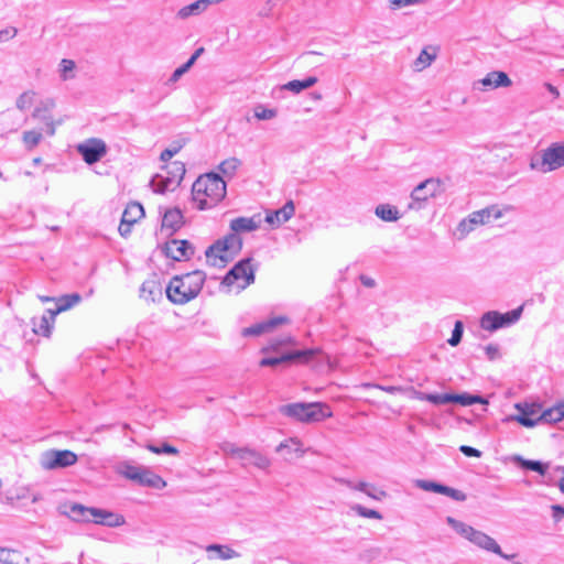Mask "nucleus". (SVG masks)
Listing matches in <instances>:
<instances>
[{"instance_id": "obj_25", "label": "nucleus", "mask_w": 564, "mask_h": 564, "mask_svg": "<svg viewBox=\"0 0 564 564\" xmlns=\"http://www.w3.org/2000/svg\"><path fill=\"white\" fill-rule=\"evenodd\" d=\"M278 453L285 452V460L292 459V454H295L296 457H302L305 454V449L301 441L296 437H292L288 441L280 443L276 447Z\"/></svg>"}, {"instance_id": "obj_54", "label": "nucleus", "mask_w": 564, "mask_h": 564, "mask_svg": "<svg viewBox=\"0 0 564 564\" xmlns=\"http://www.w3.org/2000/svg\"><path fill=\"white\" fill-rule=\"evenodd\" d=\"M134 224H130L128 220L121 218L120 225L118 227V231L121 237L127 238L131 234L132 226Z\"/></svg>"}, {"instance_id": "obj_12", "label": "nucleus", "mask_w": 564, "mask_h": 564, "mask_svg": "<svg viewBox=\"0 0 564 564\" xmlns=\"http://www.w3.org/2000/svg\"><path fill=\"white\" fill-rule=\"evenodd\" d=\"M184 147L181 141L174 142L170 148L165 149L160 159L164 163L163 170L171 176H184L186 173L185 163L178 160L171 161V159L177 154Z\"/></svg>"}, {"instance_id": "obj_3", "label": "nucleus", "mask_w": 564, "mask_h": 564, "mask_svg": "<svg viewBox=\"0 0 564 564\" xmlns=\"http://www.w3.org/2000/svg\"><path fill=\"white\" fill-rule=\"evenodd\" d=\"M17 107L20 110H28L34 107L33 117L45 122L46 132L51 135L55 133L56 126L62 124L64 121L62 118L54 119L51 116V111L55 107L54 100L50 98L40 99L33 90L21 94L17 100Z\"/></svg>"}, {"instance_id": "obj_22", "label": "nucleus", "mask_w": 564, "mask_h": 564, "mask_svg": "<svg viewBox=\"0 0 564 564\" xmlns=\"http://www.w3.org/2000/svg\"><path fill=\"white\" fill-rule=\"evenodd\" d=\"M471 543L485 551L492 552L506 560H512L513 557H516V554H505L495 539L478 530H476L474 536L471 538Z\"/></svg>"}, {"instance_id": "obj_35", "label": "nucleus", "mask_w": 564, "mask_h": 564, "mask_svg": "<svg viewBox=\"0 0 564 564\" xmlns=\"http://www.w3.org/2000/svg\"><path fill=\"white\" fill-rule=\"evenodd\" d=\"M451 403H458L463 406H468L475 403L487 404V401L481 395L464 392L460 394L451 393Z\"/></svg>"}, {"instance_id": "obj_9", "label": "nucleus", "mask_w": 564, "mask_h": 564, "mask_svg": "<svg viewBox=\"0 0 564 564\" xmlns=\"http://www.w3.org/2000/svg\"><path fill=\"white\" fill-rule=\"evenodd\" d=\"M122 475L127 479L133 480L142 486L152 488H161L165 486L164 480L159 475L138 466L126 465L123 467Z\"/></svg>"}, {"instance_id": "obj_51", "label": "nucleus", "mask_w": 564, "mask_h": 564, "mask_svg": "<svg viewBox=\"0 0 564 564\" xmlns=\"http://www.w3.org/2000/svg\"><path fill=\"white\" fill-rule=\"evenodd\" d=\"M61 74L63 79H68L72 76H69V73H72L75 69V62L72 59L63 58L61 61Z\"/></svg>"}, {"instance_id": "obj_2", "label": "nucleus", "mask_w": 564, "mask_h": 564, "mask_svg": "<svg viewBox=\"0 0 564 564\" xmlns=\"http://www.w3.org/2000/svg\"><path fill=\"white\" fill-rule=\"evenodd\" d=\"M205 279V273L199 270L176 275L165 289L166 296L174 304H185L199 294Z\"/></svg>"}, {"instance_id": "obj_31", "label": "nucleus", "mask_w": 564, "mask_h": 564, "mask_svg": "<svg viewBox=\"0 0 564 564\" xmlns=\"http://www.w3.org/2000/svg\"><path fill=\"white\" fill-rule=\"evenodd\" d=\"M513 460L523 469L535 471L540 475H545L549 469V464L540 460L525 459L519 455L514 456Z\"/></svg>"}, {"instance_id": "obj_10", "label": "nucleus", "mask_w": 564, "mask_h": 564, "mask_svg": "<svg viewBox=\"0 0 564 564\" xmlns=\"http://www.w3.org/2000/svg\"><path fill=\"white\" fill-rule=\"evenodd\" d=\"M77 455L68 449L48 451L41 457V465L46 470L65 468L76 464Z\"/></svg>"}, {"instance_id": "obj_13", "label": "nucleus", "mask_w": 564, "mask_h": 564, "mask_svg": "<svg viewBox=\"0 0 564 564\" xmlns=\"http://www.w3.org/2000/svg\"><path fill=\"white\" fill-rule=\"evenodd\" d=\"M77 151L88 164L98 162L107 153V147L100 139H88L77 145Z\"/></svg>"}, {"instance_id": "obj_55", "label": "nucleus", "mask_w": 564, "mask_h": 564, "mask_svg": "<svg viewBox=\"0 0 564 564\" xmlns=\"http://www.w3.org/2000/svg\"><path fill=\"white\" fill-rule=\"evenodd\" d=\"M459 451L467 457H480L481 452L475 447L468 446V445H462L459 447Z\"/></svg>"}, {"instance_id": "obj_61", "label": "nucleus", "mask_w": 564, "mask_h": 564, "mask_svg": "<svg viewBox=\"0 0 564 564\" xmlns=\"http://www.w3.org/2000/svg\"><path fill=\"white\" fill-rule=\"evenodd\" d=\"M375 388L380 389L382 391H386L390 394H395L402 391L401 387L397 386H381V384H373Z\"/></svg>"}, {"instance_id": "obj_5", "label": "nucleus", "mask_w": 564, "mask_h": 564, "mask_svg": "<svg viewBox=\"0 0 564 564\" xmlns=\"http://www.w3.org/2000/svg\"><path fill=\"white\" fill-rule=\"evenodd\" d=\"M227 184L225 178H195L192 193L199 208L205 209L220 202L226 196Z\"/></svg>"}, {"instance_id": "obj_59", "label": "nucleus", "mask_w": 564, "mask_h": 564, "mask_svg": "<svg viewBox=\"0 0 564 564\" xmlns=\"http://www.w3.org/2000/svg\"><path fill=\"white\" fill-rule=\"evenodd\" d=\"M485 352L489 360H495L499 356V348L497 345L489 344L485 347Z\"/></svg>"}, {"instance_id": "obj_26", "label": "nucleus", "mask_w": 564, "mask_h": 564, "mask_svg": "<svg viewBox=\"0 0 564 564\" xmlns=\"http://www.w3.org/2000/svg\"><path fill=\"white\" fill-rule=\"evenodd\" d=\"M209 560H231L239 557L240 554L228 545L223 544H209L206 546Z\"/></svg>"}, {"instance_id": "obj_46", "label": "nucleus", "mask_w": 564, "mask_h": 564, "mask_svg": "<svg viewBox=\"0 0 564 564\" xmlns=\"http://www.w3.org/2000/svg\"><path fill=\"white\" fill-rule=\"evenodd\" d=\"M294 340L291 336H284L280 339H272L269 346L262 348V352L278 351L281 346L293 344Z\"/></svg>"}, {"instance_id": "obj_30", "label": "nucleus", "mask_w": 564, "mask_h": 564, "mask_svg": "<svg viewBox=\"0 0 564 564\" xmlns=\"http://www.w3.org/2000/svg\"><path fill=\"white\" fill-rule=\"evenodd\" d=\"M32 330L35 335L43 336L50 338L52 335V330L54 328V323L44 317L43 315L40 318L33 317L31 319Z\"/></svg>"}, {"instance_id": "obj_36", "label": "nucleus", "mask_w": 564, "mask_h": 564, "mask_svg": "<svg viewBox=\"0 0 564 564\" xmlns=\"http://www.w3.org/2000/svg\"><path fill=\"white\" fill-rule=\"evenodd\" d=\"M446 522L451 525L459 535L471 542V538L474 536L476 529L473 527L456 520L453 517H447Z\"/></svg>"}, {"instance_id": "obj_37", "label": "nucleus", "mask_w": 564, "mask_h": 564, "mask_svg": "<svg viewBox=\"0 0 564 564\" xmlns=\"http://www.w3.org/2000/svg\"><path fill=\"white\" fill-rule=\"evenodd\" d=\"M414 398L420 401H429L436 405L451 403V393L437 394V393H425L422 391H415Z\"/></svg>"}, {"instance_id": "obj_42", "label": "nucleus", "mask_w": 564, "mask_h": 564, "mask_svg": "<svg viewBox=\"0 0 564 564\" xmlns=\"http://www.w3.org/2000/svg\"><path fill=\"white\" fill-rule=\"evenodd\" d=\"M207 6H208V3L206 0H197L193 3H191L189 6L182 8L178 11V17L182 19L188 18L192 14H195L199 11L205 10Z\"/></svg>"}, {"instance_id": "obj_28", "label": "nucleus", "mask_w": 564, "mask_h": 564, "mask_svg": "<svg viewBox=\"0 0 564 564\" xmlns=\"http://www.w3.org/2000/svg\"><path fill=\"white\" fill-rule=\"evenodd\" d=\"M182 181L183 178H150L149 185L153 192L165 194L175 191L181 185Z\"/></svg>"}, {"instance_id": "obj_20", "label": "nucleus", "mask_w": 564, "mask_h": 564, "mask_svg": "<svg viewBox=\"0 0 564 564\" xmlns=\"http://www.w3.org/2000/svg\"><path fill=\"white\" fill-rule=\"evenodd\" d=\"M184 225V216L178 208H169L162 216L161 231L172 236Z\"/></svg>"}, {"instance_id": "obj_60", "label": "nucleus", "mask_w": 564, "mask_h": 564, "mask_svg": "<svg viewBox=\"0 0 564 564\" xmlns=\"http://www.w3.org/2000/svg\"><path fill=\"white\" fill-rule=\"evenodd\" d=\"M192 66L188 64V62H186L184 65L180 66L178 68L175 69V72L173 73L172 77H171V82H177L178 78L185 74Z\"/></svg>"}, {"instance_id": "obj_27", "label": "nucleus", "mask_w": 564, "mask_h": 564, "mask_svg": "<svg viewBox=\"0 0 564 564\" xmlns=\"http://www.w3.org/2000/svg\"><path fill=\"white\" fill-rule=\"evenodd\" d=\"M480 83L482 86L489 88L509 87L511 85V79L505 72L495 70L488 73Z\"/></svg>"}, {"instance_id": "obj_32", "label": "nucleus", "mask_w": 564, "mask_h": 564, "mask_svg": "<svg viewBox=\"0 0 564 564\" xmlns=\"http://www.w3.org/2000/svg\"><path fill=\"white\" fill-rule=\"evenodd\" d=\"M28 558L13 549L0 547V563L2 564H25Z\"/></svg>"}, {"instance_id": "obj_50", "label": "nucleus", "mask_w": 564, "mask_h": 564, "mask_svg": "<svg viewBox=\"0 0 564 564\" xmlns=\"http://www.w3.org/2000/svg\"><path fill=\"white\" fill-rule=\"evenodd\" d=\"M276 111L274 109H268L262 106H258L254 109V117L259 120H268L274 118Z\"/></svg>"}, {"instance_id": "obj_34", "label": "nucleus", "mask_w": 564, "mask_h": 564, "mask_svg": "<svg viewBox=\"0 0 564 564\" xmlns=\"http://www.w3.org/2000/svg\"><path fill=\"white\" fill-rule=\"evenodd\" d=\"M563 417H564V404H561L560 402L557 404H555L554 406L542 411V413L539 415V419H541V422H545V423H556V422H560Z\"/></svg>"}, {"instance_id": "obj_48", "label": "nucleus", "mask_w": 564, "mask_h": 564, "mask_svg": "<svg viewBox=\"0 0 564 564\" xmlns=\"http://www.w3.org/2000/svg\"><path fill=\"white\" fill-rule=\"evenodd\" d=\"M41 139H42V134L34 130L24 132L23 137H22L24 144L30 149H33L34 147H36L39 144V142L41 141Z\"/></svg>"}, {"instance_id": "obj_11", "label": "nucleus", "mask_w": 564, "mask_h": 564, "mask_svg": "<svg viewBox=\"0 0 564 564\" xmlns=\"http://www.w3.org/2000/svg\"><path fill=\"white\" fill-rule=\"evenodd\" d=\"M318 352V349H302L282 354L279 357H265L259 362L261 367H275L282 364L300 362L306 364L312 359L314 355Z\"/></svg>"}, {"instance_id": "obj_18", "label": "nucleus", "mask_w": 564, "mask_h": 564, "mask_svg": "<svg viewBox=\"0 0 564 564\" xmlns=\"http://www.w3.org/2000/svg\"><path fill=\"white\" fill-rule=\"evenodd\" d=\"M516 409L519 411V414L511 416V420L517 421L522 426L533 427L541 422V419H539V415L542 413L541 405L518 403Z\"/></svg>"}, {"instance_id": "obj_62", "label": "nucleus", "mask_w": 564, "mask_h": 564, "mask_svg": "<svg viewBox=\"0 0 564 564\" xmlns=\"http://www.w3.org/2000/svg\"><path fill=\"white\" fill-rule=\"evenodd\" d=\"M59 313H62V311H59V307L56 306V308H54V310L53 308L45 310L43 316L55 324V318Z\"/></svg>"}, {"instance_id": "obj_49", "label": "nucleus", "mask_w": 564, "mask_h": 564, "mask_svg": "<svg viewBox=\"0 0 564 564\" xmlns=\"http://www.w3.org/2000/svg\"><path fill=\"white\" fill-rule=\"evenodd\" d=\"M442 495L451 497L455 501H465L467 499L466 494L462 490L445 485L443 486Z\"/></svg>"}, {"instance_id": "obj_14", "label": "nucleus", "mask_w": 564, "mask_h": 564, "mask_svg": "<svg viewBox=\"0 0 564 564\" xmlns=\"http://www.w3.org/2000/svg\"><path fill=\"white\" fill-rule=\"evenodd\" d=\"M164 254L175 261L189 260L194 254V247L187 240L171 239L162 248Z\"/></svg>"}, {"instance_id": "obj_33", "label": "nucleus", "mask_w": 564, "mask_h": 564, "mask_svg": "<svg viewBox=\"0 0 564 564\" xmlns=\"http://www.w3.org/2000/svg\"><path fill=\"white\" fill-rule=\"evenodd\" d=\"M143 217V206L138 202H131L126 206L121 218L128 220L130 224H135Z\"/></svg>"}, {"instance_id": "obj_16", "label": "nucleus", "mask_w": 564, "mask_h": 564, "mask_svg": "<svg viewBox=\"0 0 564 564\" xmlns=\"http://www.w3.org/2000/svg\"><path fill=\"white\" fill-rule=\"evenodd\" d=\"M541 165L544 171H553L564 166V142L553 143L542 151Z\"/></svg>"}, {"instance_id": "obj_19", "label": "nucleus", "mask_w": 564, "mask_h": 564, "mask_svg": "<svg viewBox=\"0 0 564 564\" xmlns=\"http://www.w3.org/2000/svg\"><path fill=\"white\" fill-rule=\"evenodd\" d=\"M289 323V318L285 316H275L267 321L257 323L241 330L243 337L260 336L264 333L273 330L275 327Z\"/></svg>"}, {"instance_id": "obj_63", "label": "nucleus", "mask_w": 564, "mask_h": 564, "mask_svg": "<svg viewBox=\"0 0 564 564\" xmlns=\"http://www.w3.org/2000/svg\"><path fill=\"white\" fill-rule=\"evenodd\" d=\"M360 282L367 288H373L376 284L375 280L367 275H360Z\"/></svg>"}, {"instance_id": "obj_17", "label": "nucleus", "mask_w": 564, "mask_h": 564, "mask_svg": "<svg viewBox=\"0 0 564 564\" xmlns=\"http://www.w3.org/2000/svg\"><path fill=\"white\" fill-rule=\"evenodd\" d=\"M443 191L441 178H425L412 191L411 198L414 203H423Z\"/></svg>"}, {"instance_id": "obj_39", "label": "nucleus", "mask_w": 564, "mask_h": 564, "mask_svg": "<svg viewBox=\"0 0 564 564\" xmlns=\"http://www.w3.org/2000/svg\"><path fill=\"white\" fill-rule=\"evenodd\" d=\"M492 213H495L494 214L495 219L499 218L501 215L500 212H496V209L494 207L492 208H484V209L471 213L469 215V221L474 223L476 225L486 224L489 221Z\"/></svg>"}, {"instance_id": "obj_23", "label": "nucleus", "mask_w": 564, "mask_h": 564, "mask_svg": "<svg viewBox=\"0 0 564 564\" xmlns=\"http://www.w3.org/2000/svg\"><path fill=\"white\" fill-rule=\"evenodd\" d=\"M163 286L156 275L145 280L140 288V297L147 302H156L162 300Z\"/></svg>"}, {"instance_id": "obj_64", "label": "nucleus", "mask_w": 564, "mask_h": 564, "mask_svg": "<svg viewBox=\"0 0 564 564\" xmlns=\"http://www.w3.org/2000/svg\"><path fill=\"white\" fill-rule=\"evenodd\" d=\"M370 485H371L370 482L358 481L356 485V490L366 494L368 491V489L370 488Z\"/></svg>"}, {"instance_id": "obj_7", "label": "nucleus", "mask_w": 564, "mask_h": 564, "mask_svg": "<svg viewBox=\"0 0 564 564\" xmlns=\"http://www.w3.org/2000/svg\"><path fill=\"white\" fill-rule=\"evenodd\" d=\"M522 312L523 306H519L506 313L489 311L481 316L480 327L488 332H495L499 328L509 327L520 319Z\"/></svg>"}, {"instance_id": "obj_40", "label": "nucleus", "mask_w": 564, "mask_h": 564, "mask_svg": "<svg viewBox=\"0 0 564 564\" xmlns=\"http://www.w3.org/2000/svg\"><path fill=\"white\" fill-rule=\"evenodd\" d=\"M82 301V296L78 293L65 294L59 297H55L56 306L59 311L65 312L77 305Z\"/></svg>"}, {"instance_id": "obj_52", "label": "nucleus", "mask_w": 564, "mask_h": 564, "mask_svg": "<svg viewBox=\"0 0 564 564\" xmlns=\"http://www.w3.org/2000/svg\"><path fill=\"white\" fill-rule=\"evenodd\" d=\"M366 495L369 498L377 500V501H381L388 496L386 490L376 487L373 484L370 485V488L368 489Z\"/></svg>"}, {"instance_id": "obj_58", "label": "nucleus", "mask_w": 564, "mask_h": 564, "mask_svg": "<svg viewBox=\"0 0 564 564\" xmlns=\"http://www.w3.org/2000/svg\"><path fill=\"white\" fill-rule=\"evenodd\" d=\"M552 517L555 522L561 521L564 518V507L561 505L551 506Z\"/></svg>"}, {"instance_id": "obj_8", "label": "nucleus", "mask_w": 564, "mask_h": 564, "mask_svg": "<svg viewBox=\"0 0 564 564\" xmlns=\"http://www.w3.org/2000/svg\"><path fill=\"white\" fill-rule=\"evenodd\" d=\"M251 258H246L237 262L225 275L223 283L232 285L239 283L240 289H245L254 282V269L251 265Z\"/></svg>"}, {"instance_id": "obj_44", "label": "nucleus", "mask_w": 564, "mask_h": 564, "mask_svg": "<svg viewBox=\"0 0 564 564\" xmlns=\"http://www.w3.org/2000/svg\"><path fill=\"white\" fill-rule=\"evenodd\" d=\"M415 486L422 490L436 492L442 495L443 486L442 484L432 481V480H425V479H417L415 480Z\"/></svg>"}, {"instance_id": "obj_1", "label": "nucleus", "mask_w": 564, "mask_h": 564, "mask_svg": "<svg viewBox=\"0 0 564 564\" xmlns=\"http://www.w3.org/2000/svg\"><path fill=\"white\" fill-rule=\"evenodd\" d=\"M258 228L259 224L252 217H238L232 219L230 221L231 232L226 235L223 239L215 241L206 249L205 256L207 262L214 267H225L242 248V239L238 234L241 231H253Z\"/></svg>"}, {"instance_id": "obj_47", "label": "nucleus", "mask_w": 564, "mask_h": 564, "mask_svg": "<svg viewBox=\"0 0 564 564\" xmlns=\"http://www.w3.org/2000/svg\"><path fill=\"white\" fill-rule=\"evenodd\" d=\"M147 448L154 454H170L176 455L178 454V449L167 443L162 444L161 446H156L153 444H149Z\"/></svg>"}, {"instance_id": "obj_21", "label": "nucleus", "mask_w": 564, "mask_h": 564, "mask_svg": "<svg viewBox=\"0 0 564 564\" xmlns=\"http://www.w3.org/2000/svg\"><path fill=\"white\" fill-rule=\"evenodd\" d=\"M295 213V205L292 199L288 200L281 208L267 212L265 221L272 227H280L289 221Z\"/></svg>"}, {"instance_id": "obj_24", "label": "nucleus", "mask_w": 564, "mask_h": 564, "mask_svg": "<svg viewBox=\"0 0 564 564\" xmlns=\"http://www.w3.org/2000/svg\"><path fill=\"white\" fill-rule=\"evenodd\" d=\"M440 47L436 45H430L424 47L417 58L413 63V68L416 72H422L427 68L437 57Z\"/></svg>"}, {"instance_id": "obj_15", "label": "nucleus", "mask_w": 564, "mask_h": 564, "mask_svg": "<svg viewBox=\"0 0 564 564\" xmlns=\"http://www.w3.org/2000/svg\"><path fill=\"white\" fill-rule=\"evenodd\" d=\"M230 454L239 459L243 466L253 465L259 469H267L271 464L267 456L247 447L232 448Z\"/></svg>"}, {"instance_id": "obj_53", "label": "nucleus", "mask_w": 564, "mask_h": 564, "mask_svg": "<svg viewBox=\"0 0 564 564\" xmlns=\"http://www.w3.org/2000/svg\"><path fill=\"white\" fill-rule=\"evenodd\" d=\"M18 34V30L14 26H8L0 31V42H8Z\"/></svg>"}, {"instance_id": "obj_41", "label": "nucleus", "mask_w": 564, "mask_h": 564, "mask_svg": "<svg viewBox=\"0 0 564 564\" xmlns=\"http://www.w3.org/2000/svg\"><path fill=\"white\" fill-rule=\"evenodd\" d=\"M241 165V162L237 158H229L223 161L219 166V173L224 176H229L231 174H236L239 171V167Z\"/></svg>"}, {"instance_id": "obj_56", "label": "nucleus", "mask_w": 564, "mask_h": 564, "mask_svg": "<svg viewBox=\"0 0 564 564\" xmlns=\"http://www.w3.org/2000/svg\"><path fill=\"white\" fill-rule=\"evenodd\" d=\"M422 0H390V6L392 9H399L406 6H413L420 3Z\"/></svg>"}, {"instance_id": "obj_29", "label": "nucleus", "mask_w": 564, "mask_h": 564, "mask_svg": "<svg viewBox=\"0 0 564 564\" xmlns=\"http://www.w3.org/2000/svg\"><path fill=\"white\" fill-rule=\"evenodd\" d=\"M375 215L383 221L395 223L401 218L399 209L390 204H379L375 208Z\"/></svg>"}, {"instance_id": "obj_38", "label": "nucleus", "mask_w": 564, "mask_h": 564, "mask_svg": "<svg viewBox=\"0 0 564 564\" xmlns=\"http://www.w3.org/2000/svg\"><path fill=\"white\" fill-rule=\"evenodd\" d=\"M317 83V78L315 76L307 77L304 80H291L282 86V89L290 90L292 93L299 94L302 90L312 87Z\"/></svg>"}, {"instance_id": "obj_57", "label": "nucleus", "mask_w": 564, "mask_h": 564, "mask_svg": "<svg viewBox=\"0 0 564 564\" xmlns=\"http://www.w3.org/2000/svg\"><path fill=\"white\" fill-rule=\"evenodd\" d=\"M476 224L469 221V217L466 219H463L458 225V231H460L463 235L469 234L471 230H474Z\"/></svg>"}, {"instance_id": "obj_6", "label": "nucleus", "mask_w": 564, "mask_h": 564, "mask_svg": "<svg viewBox=\"0 0 564 564\" xmlns=\"http://www.w3.org/2000/svg\"><path fill=\"white\" fill-rule=\"evenodd\" d=\"M70 517L75 521H90L93 520L96 524L106 525L109 528H117L124 524V518L121 514L94 508V507H85L79 503H73L70 506Z\"/></svg>"}, {"instance_id": "obj_43", "label": "nucleus", "mask_w": 564, "mask_h": 564, "mask_svg": "<svg viewBox=\"0 0 564 564\" xmlns=\"http://www.w3.org/2000/svg\"><path fill=\"white\" fill-rule=\"evenodd\" d=\"M350 509L359 517L368 518V519H377L381 520L383 517L382 514L373 509H368L359 503H355L350 507Z\"/></svg>"}, {"instance_id": "obj_45", "label": "nucleus", "mask_w": 564, "mask_h": 564, "mask_svg": "<svg viewBox=\"0 0 564 564\" xmlns=\"http://www.w3.org/2000/svg\"><path fill=\"white\" fill-rule=\"evenodd\" d=\"M463 333H464L463 322L456 321L454 328L452 330V336H451V338H448L447 343L452 347L457 346L462 341Z\"/></svg>"}, {"instance_id": "obj_4", "label": "nucleus", "mask_w": 564, "mask_h": 564, "mask_svg": "<svg viewBox=\"0 0 564 564\" xmlns=\"http://www.w3.org/2000/svg\"><path fill=\"white\" fill-rule=\"evenodd\" d=\"M279 412L285 416L302 423L322 422L333 416V412L326 403L322 402H296L281 405Z\"/></svg>"}]
</instances>
